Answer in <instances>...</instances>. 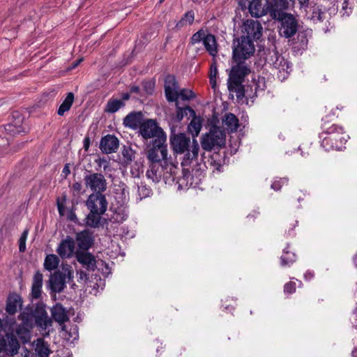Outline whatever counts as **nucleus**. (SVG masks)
<instances>
[{
  "mask_svg": "<svg viewBox=\"0 0 357 357\" xmlns=\"http://www.w3.org/2000/svg\"><path fill=\"white\" fill-rule=\"evenodd\" d=\"M170 144L174 153H185L182 165H188L192 160L197 159L199 151V145L195 139L191 143L190 137L183 133L173 134L170 137Z\"/></svg>",
  "mask_w": 357,
  "mask_h": 357,
  "instance_id": "obj_1",
  "label": "nucleus"
},
{
  "mask_svg": "<svg viewBox=\"0 0 357 357\" xmlns=\"http://www.w3.org/2000/svg\"><path fill=\"white\" fill-rule=\"evenodd\" d=\"M255 52L253 41L242 36L233 42L232 58L234 61H242L249 59Z\"/></svg>",
  "mask_w": 357,
  "mask_h": 357,
  "instance_id": "obj_2",
  "label": "nucleus"
},
{
  "mask_svg": "<svg viewBox=\"0 0 357 357\" xmlns=\"http://www.w3.org/2000/svg\"><path fill=\"white\" fill-rule=\"evenodd\" d=\"M73 274L71 266L62 264L61 268L50 275L49 282L51 289L54 292H61L65 289L66 282H70L73 279Z\"/></svg>",
  "mask_w": 357,
  "mask_h": 357,
  "instance_id": "obj_3",
  "label": "nucleus"
},
{
  "mask_svg": "<svg viewBox=\"0 0 357 357\" xmlns=\"http://www.w3.org/2000/svg\"><path fill=\"white\" fill-rule=\"evenodd\" d=\"M226 135L220 128L214 126L202 137L201 145L204 150L211 151L215 148H221L225 144Z\"/></svg>",
  "mask_w": 357,
  "mask_h": 357,
  "instance_id": "obj_4",
  "label": "nucleus"
},
{
  "mask_svg": "<svg viewBox=\"0 0 357 357\" xmlns=\"http://www.w3.org/2000/svg\"><path fill=\"white\" fill-rule=\"evenodd\" d=\"M324 129L325 132L332 136L328 137H325L322 142V146L326 150L329 151L331 149H336L340 150L342 148L341 144H338L337 141L340 140V144L342 142H347V135L340 136V135H343V128L337 125H332L330 127H326V125L324 126Z\"/></svg>",
  "mask_w": 357,
  "mask_h": 357,
  "instance_id": "obj_5",
  "label": "nucleus"
},
{
  "mask_svg": "<svg viewBox=\"0 0 357 357\" xmlns=\"http://www.w3.org/2000/svg\"><path fill=\"white\" fill-rule=\"evenodd\" d=\"M167 139H152L150 148L146 151L149 163L162 162L167 158Z\"/></svg>",
  "mask_w": 357,
  "mask_h": 357,
  "instance_id": "obj_6",
  "label": "nucleus"
},
{
  "mask_svg": "<svg viewBox=\"0 0 357 357\" xmlns=\"http://www.w3.org/2000/svg\"><path fill=\"white\" fill-rule=\"evenodd\" d=\"M139 132L145 140L149 139H167L165 132L158 125L157 122L153 119H147L142 122L139 126Z\"/></svg>",
  "mask_w": 357,
  "mask_h": 357,
  "instance_id": "obj_7",
  "label": "nucleus"
},
{
  "mask_svg": "<svg viewBox=\"0 0 357 357\" xmlns=\"http://www.w3.org/2000/svg\"><path fill=\"white\" fill-rule=\"evenodd\" d=\"M20 344L16 336L11 332L0 334V354L14 356L19 353Z\"/></svg>",
  "mask_w": 357,
  "mask_h": 357,
  "instance_id": "obj_8",
  "label": "nucleus"
},
{
  "mask_svg": "<svg viewBox=\"0 0 357 357\" xmlns=\"http://www.w3.org/2000/svg\"><path fill=\"white\" fill-rule=\"evenodd\" d=\"M84 181L86 188L90 189L93 193H103L107 190V181L100 173L90 172L84 176Z\"/></svg>",
  "mask_w": 357,
  "mask_h": 357,
  "instance_id": "obj_9",
  "label": "nucleus"
},
{
  "mask_svg": "<svg viewBox=\"0 0 357 357\" xmlns=\"http://www.w3.org/2000/svg\"><path fill=\"white\" fill-rule=\"evenodd\" d=\"M278 26L279 34L285 38H290L297 33L298 29V22L297 19L292 15L289 14L279 20Z\"/></svg>",
  "mask_w": 357,
  "mask_h": 357,
  "instance_id": "obj_10",
  "label": "nucleus"
},
{
  "mask_svg": "<svg viewBox=\"0 0 357 357\" xmlns=\"http://www.w3.org/2000/svg\"><path fill=\"white\" fill-rule=\"evenodd\" d=\"M89 211L105 213L108 202L103 193H91L85 202Z\"/></svg>",
  "mask_w": 357,
  "mask_h": 357,
  "instance_id": "obj_11",
  "label": "nucleus"
},
{
  "mask_svg": "<svg viewBox=\"0 0 357 357\" xmlns=\"http://www.w3.org/2000/svg\"><path fill=\"white\" fill-rule=\"evenodd\" d=\"M288 7L286 0L266 1L267 14H269L273 20H279L284 15H289L285 12Z\"/></svg>",
  "mask_w": 357,
  "mask_h": 357,
  "instance_id": "obj_12",
  "label": "nucleus"
},
{
  "mask_svg": "<svg viewBox=\"0 0 357 357\" xmlns=\"http://www.w3.org/2000/svg\"><path fill=\"white\" fill-rule=\"evenodd\" d=\"M33 318L36 324L41 330L46 331L52 326V320L48 316V314L43 306L37 305L33 311Z\"/></svg>",
  "mask_w": 357,
  "mask_h": 357,
  "instance_id": "obj_13",
  "label": "nucleus"
},
{
  "mask_svg": "<svg viewBox=\"0 0 357 357\" xmlns=\"http://www.w3.org/2000/svg\"><path fill=\"white\" fill-rule=\"evenodd\" d=\"M179 86L174 75H169L165 79V93L169 102H177Z\"/></svg>",
  "mask_w": 357,
  "mask_h": 357,
  "instance_id": "obj_14",
  "label": "nucleus"
},
{
  "mask_svg": "<svg viewBox=\"0 0 357 357\" xmlns=\"http://www.w3.org/2000/svg\"><path fill=\"white\" fill-rule=\"evenodd\" d=\"M262 26L259 22L253 20H249L244 22L243 32L245 33V37L250 40H258L262 36Z\"/></svg>",
  "mask_w": 357,
  "mask_h": 357,
  "instance_id": "obj_15",
  "label": "nucleus"
},
{
  "mask_svg": "<svg viewBox=\"0 0 357 357\" xmlns=\"http://www.w3.org/2000/svg\"><path fill=\"white\" fill-rule=\"evenodd\" d=\"M234 62L236 64L231 67L229 78L243 82L245 77L250 73V69L245 61Z\"/></svg>",
  "mask_w": 357,
  "mask_h": 357,
  "instance_id": "obj_16",
  "label": "nucleus"
},
{
  "mask_svg": "<svg viewBox=\"0 0 357 357\" xmlns=\"http://www.w3.org/2000/svg\"><path fill=\"white\" fill-rule=\"evenodd\" d=\"M119 146V142L116 137L112 135H107L102 138L100 143L101 151L107 154L116 151Z\"/></svg>",
  "mask_w": 357,
  "mask_h": 357,
  "instance_id": "obj_17",
  "label": "nucleus"
},
{
  "mask_svg": "<svg viewBox=\"0 0 357 357\" xmlns=\"http://www.w3.org/2000/svg\"><path fill=\"white\" fill-rule=\"evenodd\" d=\"M75 257L77 261L88 271H94L96 270V260L92 254L86 252H77Z\"/></svg>",
  "mask_w": 357,
  "mask_h": 357,
  "instance_id": "obj_18",
  "label": "nucleus"
},
{
  "mask_svg": "<svg viewBox=\"0 0 357 357\" xmlns=\"http://www.w3.org/2000/svg\"><path fill=\"white\" fill-rule=\"evenodd\" d=\"M306 15L307 19L314 23L321 22L326 18V8L320 5L315 4L308 8Z\"/></svg>",
  "mask_w": 357,
  "mask_h": 357,
  "instance_id": "obj_19",
  "label": "nucleus"
},
{
  "mask_svg": "<svg viewBox=\"0 0 357 357\" xmlns=\"http://www.w3.org/2000/svg\"><path fill=\"white\" fill-rule=\"evenodd\" d=\"M146 176L154 183H158L164 179V169L162 162L149 163V167L146 171Z\"/></svg>",
  "mask_w": 357,
  "mask_h": 357,
  "instance_id": "obj_20",
  "label": "nucleus"
},
{
  "mask_svg": "<svg viewBox=\"0 0 357 357\" xmlns=\"http://www.w3.org/2000/svg\"><path fill=\"white\" fill-rule=\"evenodd\" d=\"M75 250V241L72 238L68 237L59 245L56 252L62 258L70 257Z\"/></svg>",
  "mask_w": 357,
  "mask_h": 357,
  "instance_id": "obj_21",
  "label": "nucleus"
},
{
  "mask_svg": "<svg viewBox=\"0 0 357 357\" xmlns=\"http://www.w3.org/2000/svg\"><path fill=\"white\" fill-rule=\"evenodd\" d=\"M76 241L79 248L86 251L93 245V239L91 232L84 230L76 234Z\"/></svg>",
  "mask_w": 357,
  "mask_h": 357,
  "instance_id": "obj_22",
  "label": "nucleus"
},
{
  "mask_svg": "<svg viewBox=\"0 0 357 357\" xmlns=\"http://www.w3.org/2000/svg\"><path fill=\"white\" fill-rule=\"evenodd\" d=\"M22 305V300L20 295L17 294H9L6 301V311L9 314H15L18 308L21 307Z\"/></svg>",
  "mask_w": 357,
  "mask_h": 357,
  "instance_id": "obj_23",
  "label": "nucleus"
},
{
  "mask_svg": "<svg viewBox=\"0 0 357 357\" xmlns=\"http://www.w3.org/2000/svg\"><path fill=\"white\" fill-rule=\"evenodd\" d=\"M51 314L54 320L60 325L63 324L69 320L66 309L60 303H56L51 309Z\"/></svg>",
  "mask_w": 357,
  "mask_h": 357,
  "instance_id": "obj_24",
  "label": "nucleus"
},
{
  "mask_svg": "<svg viewBox=\"0 0 357 357\" xmlns=\"http://www.w3.org/2000/svg\"><path fill=\"white\" fill-rule=\"evenodd\" d=\"M248 10L250 15L256 18L267 15L266 3L263 5L261 0H252Z\"/></svg>",
  "mask_w": 357,
  "mask_h": 357,
  "instance_id": "obj_25",
  "label": "nucleus"
},
{
  "mask_svg": "<svg viewBox=\"0 0 357 357\" xmlns=\"http://www.w3.org/2000/svg\"><path fill=\"white\" fill-rule=\"evenodd\" d=\"M267 59L268 62L280 72L285 71L288 68L287 61L276 52H273Z\"/></svg>",
  "mask_w": 357,
  "mask_h": 357,
  "instance_id": "obj_26",
  "label": "nucleus"
},
{
  "mask_svg": "<svg viewBox=\"0 0 357 357\" xmlns=\"http://www.w3.org/2000/svg\"><path fill=\"white\" fill-rule=\"evenodd\" d=\"M162 167L164 169V181L165 183L171 178H172V180H174V177L178 172L177 164L172 162L170 161L169 158H167L165 160H163Z\"/></svg>",
  "mask_w": 357,
  "mask_h": 357,
  "instance_id": "obj_27",
  "label": "nucleus"
},
{
  "mask_svg": "<svg viewBox=\"0 0 357 357\" xmlns=\"http://www.w3.org/2000/svg\"><path fill=\"white\" fill-rule=\"evenodd\" d=\"M43 278V274L39 271H36L33 275L31 286V296L34 299H38L40 297Z\"/></svg>",
  "mask_w": 357,
  "mask_h": 357,
  "instance_id": "obj_28",
  "label": "nucleus"
},
{
  "mask_svg": "<svg viewBox=\"0 0 357 357\" xmlns=\"http://www.w3.org/2000/svg\"><path fill=\"white\" fill-rule=\"evenodd\" d=\"M222 124L225 129L229 132H234L239 127L238 118L232 113L226 114L222 119Z\"/></svg>",
  "mask_w": 357,
  "mask_h": 357,
  "instance_id": "obj_29",
  "label": "nucleus"
},
{
  "mask_svg": "<svg viewBox=\"0 0 357 357\" xmlns=\"http://www.w3.org/2000/svg\"><path fill=\"white\" fill-rule=\"evenodd\" d=\"M142 112H132L127 115L123 119V124L126 127H129L133 129L139 128L142 123Z\"/></svg>",
  "mask_w": 357,
  "mask_h": 357,
  "instance_id": "obj_30",
  "label": "nucleus"
},
{
  "mask_svg": "<svg viewBox=\"0 0 357 357\" xmlns=\"http://www.w3.org/2000/svg\"><path fill=\"white\" fill-rule=\"evenodd\" d=\"M227 87L231 93H235L238 99H242L245 96V89L242 82L228 79Z\"/></svg>",
  "mask_w": 357,
  "mask_h": 357,
  "instance_id": "obj_31",
  "label": "nucleus"
},
{
  "mask_svg": "<svg viewBox=\"0 0 357 357\" xmlns=\"http://www.w3.org/2000/svg\"><path fill=\"white\" fill-rule=\"evenodd\" d=\"M105 213L89 211L84 219L85 225L91 228H97L100 225L102 215Z\"/></svg>",
  "mask_w": 357,
  "mask_h": 357,
  "instance_id": "obj_32",
  "label": "nucleus"
},
{
  "mask_svg": "<svg viewBox=\"0 0 357 357\" xmlns=\"http://www.w3.org/2000/svg\"><path fill=\"white\" fill-rule=\"evenodd\" d=\"M203 44L210 55L215 56L217 54V42L213 35L207 34L204 38Z\"/></svg>",
  "mask_w": 357,
  "mask_h": 357,
  "instance_id": "obj_33",
  "label": "nucleus"
},
{
  "mask_svg": "<svg viewBox=\"0 0 357 357\" xmlns=\"http://www.w3.org/2000/svg\"><path fill=\"white\" fill-rule=\"evenodd\" d=\"M35 351L37 357H48L52 352L49 344L43 338L37 339Z\"/></svg>",
  "mask_w": 357,
  "mask_h": 357,
  "instance_id": "obj_34",
  "label": "nucleus"
},
{
  "mask_svg": "<svg viewBox=\"0 0 357 357\" xmlns=\"http://www.w3.org/2000/svg\"><path fill=\"white\" fill-rule=\"evenodd\" d=\"M190 124L188 125V131L192 135L193 137H197L200 132L202 127V120L199 117H197L195 115L192 116Z\"/></svg>",
  "mask_w": 357,
  "mask_h": 357,
  "instance_id": "obj_35",
  "label": "nucleus"
},
{
  "mask_svg": "<svg viewBox=\"0 0 357 357\" xmlns=\"http://www.w3.org/2000/svg\"><path fill=\"white\" fill-rule=\"evenodd\" d=\"M60 260L56 255H47L44 261V268L47 271H52L58 268Z\"/></svg>",
  "mask_w": 357,
  "mask_h": 357,
  "instance_id": "obj_36",
  "label": "nucleus"
},
{
  "mask_svg": "<svg viewBox=\"0 0 357 357\" xmlns=\"http://www.w3.org/2000/svg\"><path fill=\"white\" fill-rule=\"evenodd\" d=\"M32 326L28 324H20L16 329V335L23 341L26 342L30 338V330Z\"/></svg>",
  "mask_w": 357,
  "mask_h": 357,
  "instance_id": "obj_37",
  "label": "nucleus"
},
{
  "mask_svg": "<svg viewBox=\"0 0 357 357\" xmlns=\"http://www.w3.org/2000/svg\"><path fill=\"white\" fill-rule=\"evenodd\" d=\"M74 100V95L73 93L70 92L68 93L66 98L63 100V102L61 103V105L59 106V109L57 111V114L59 116H63L64 113L67 111H68Z\"/></svg>",
  "mask_w": 357,
  "mask_h": 357,
  "instance_id": "obj_38",
  "label": "nucleus"
},
{
  "mask_svg": "<svg viewBox=\"0 0 357 357\" xmlns=\"http://www.w3.org/2000/svg\"><path fill=\"white\" fill-rule=\"evenodd\" d=\"M125 103L121 100L110 99L108 100L105 111L108 113H114L120 108L124 107Z\"/></svg>",
  "mask_w": 357,
  "mask_h": 357,
  "instance_id": "obj_39",
  "label": "nucleus"
},
{
  "mask_svg": "<svg viewBox=\"0 0 357 357\" xmlns=\"http://www.w3.org/2000/svg\"><path fill=\"white\" fill-rule=\"evenodd\" d=\"M195 19L194 12L192 10L188 11L182 18L176 24V28L180 29L184 26L190 25L192 24Z\"/></svg>",
  "mask_w": 357,
  "mask_h": 357,
  "instance_id": "obj_40",
  "label": "nucleus"
},
{
  "mask_svg": "<svg viewBox=\"0 0 357 357\" xmlns=\"http://www.w3.org/2000/svg\"><path fill=\"white\" fill-rule=\"evenodd\" d=\"M176 106V119L178 121H181L184 116L190 114V116L195 115V112L190 107H185L184 108L178 106V101L175 102Z\"/></svg>",
  "mask_w": 357,
  "mask_h": 357,
  "instance_id": "obj_41",
  "label": "nucleus"
},
{
  "mask_svg": "<svg viewBox=\"0 0 357 357\" xmlns=\"http://www.w3.org/2000/svg\"><path fill=\"white\" fill-rule=\"evenodd\" d=\"M286 248L281 257V262L282 266H289L296 261V255L289 252Z\"/></svg>",
  "mask_w": 357,
  "mask_h": 357,
  "instance_id": "obj_42",
  "label": "nucleus"
},
{
  "mask_svg": "<svg viewBox=\"0 0 357 357\" xmlns=\"http://www.w3.org/2000/svg\"><path fill=\"white\" fill-rule=\"evenodd\" d=\"M128 215L123 210L116 211L110 217L109 221L113 223H122L127 219Z\"/></svg>",
  "mask_w": 357,
  "mask_h": 357,
  "instance_id": "obj_43",
  "label": "nucleus"
},
{
  "mask_svg": "<svg viewBox=\"0 0 357 357\" xmlns=\"http://www.w3.org/2000/svg\"><path fill=\"white\" fill-rule=\"evenodd\" d=\"M32 318H33V312H30L28 310H25L22 312L19 316L18 319L22 321L21 324H28L32 326Z\"/></svg>",
  "mask_w": 357,
  "mask_h": 357,
  "instance_id": "obj_44",
  "label": "nucleus"
},
{
  "mask_svg": "<svg viewBox=\"0 0 357 357\" xmlns=\"http://www.w3.org/2000/svg\"><path fill=\"white\" fill-rule=\"evenodd\" d=\"M5 130L6 133L10 136H15L24 132V129L20 126H17L11 123L6 125Z\"/></svg>",
  "mask_w": 357,
  "mask_h": 357,
  "instance_id": "obj_45",
  "label": "nucleus"
},
{
  "mask_svg": "<svg viewBox=\"0 0 357 357\" xmlns=\"http://www.w3.org/2000/svg\"><path fill=\"white\" fill-rule=\"evenodd\" d=\"M122 156L123 162L129 164L135 158V151L130 148L124 147L122 151Z\"/></svg>",
  "mask_w": 357,
  "mask_h": 357,
  "instance_id": "obj_46",
  "label": "nucleus"
},
{
  "mask_svg": "<svg viewBox=\"0 0 357 357\" xmlns=\"http://www.w3.org/2000/svg\"><path fill=\"white\" fill-rule=\"evenodd\" d=\"M151 194V189L143 183L138 185V196L139 199L149 197Z\"/></svg>",
  "mask_w": 357,
  "mask_h": 357,
  "instance_id": "obj_47",
  "label": "nucleus"
},
{
  "mask_svg": "<svg viewBox=\"0 0 357 357\" xmlns=\"http://www.w3.org/2000/svg\"><path fill=\"white\" fill-rule=\"evenodd\" d=\"M195 97V94L192 90L188 89H183L178 91V98L183 100H189Z\"/></svg>",
  "mask_w": 357,
  "mask_h": 357,
  "instance_id": "obj_48",
  "label": "nucleus"
},
{
  "mask_svg": "<svg viewBox=\"0 0 357 357\" xmlns=\"http://www.w3.org/2000/svg\"><path fill=\"white\" fill-rule=\"evenodd\" d=\"M205 36L204 32L202 30H199L192 35L191 38V43L192 45H195L201 41L203 42Z\"/></svg>",
  "mask_w": 357,
  "mask_h": 357,
  "instance_id": "obj_49",
  "label": "nucleus"
},
{
  "mask_svg": "<svg viewBox=\"0 0 357 357\" xmlns=\"http://www.w3.org/2000/svg\"><path fill=\"white\" fill-rule=\"evenodd\" d=\"M218 74V69L215 63H213L211 66V73H210V83L213 88L215 85V78Z\"/></svg>",
  "mask_w": 357,
  "mask_h": 357,
  "instance_id": "obj_50",
  "label": "nucleus"
},
{
  "mask_svg": "<svg viewBox=\"0 0 357 357\" xmlns=\"http://www.w3.org/2000/svg\"><path fill=\"white\" fill-rule=\"evenodd\" d=\"M154 82L152 81H145L142 82L143 90L147 94H152L154 91Z\"/></svg>",
  "mask_w": 357,
  "mask_h": 357,
  "instance_id": "obj_51",
  "label": "nucleus"
},
{
  "mask_svg": "<svg viewBox=\"0 0 357 357\" xmlns=\"http://www.w3.org/2000/svg\"><path fill=\"white\" fill-rule=\"evenodd\" d=\"M296 291V283L294 282H289L285 284L284 287V291L287 294H292Z\"/></svg>",
  "mask_w": 357,
  "mask_h": 357,
  "instance_id": "obj_52",
  "label": "nucleus"
},
{
  "mask_svg": "<svg viewBox=\"0 0 357 357\" xmlns=\"http://www.w3.org/2000/svg\"><path fill=\"white\" fill-rule=\"evenodd\" d=\"M70 188L74 195H79L82 190V185L79 182L74 183Z\"/></svg>",
  "mask_w": 357,
  "mask_h": 357,
  "instance_id": "obj_53",
  "label": "nucleus"
},
{
  "mask_svg": "<svg viewBox=\"0 0 357 357\" xmlns=\"http://www.w3.org/2000/svg\"><path fill=\"white\" fill-rule=\"evenodd\" d=\"M77 274L78 275V279H77L78 282H84V283L86 282V281L89 279V276L86 272H84V271L79 270V271H77Z\"/></svg>",
  "mask_w": 357,
  "mask_h": 357,
  "instance_id": "obj_54",
  "label": "nucleus"
},
{
  "mask_svg": "<svg viewBox=\"0 0 357 357\" xmlns=\"http://www.w3.org/2000/svg\"><path fill=\"white\" fill-rule=\"evenodd\" d=\"M285 183V180L280 178L279 181H275L271 185V188L274 190H279L282 188V185Z\"/></svg>",
  "mask_w": 357,
  "mask_h": 357,
  "instance_id": "obj_55",
  "label": "nucleus"
},
{
  "mask_svg": "<svg viewBox=\"0 0 357 357\" xmlns=\"http://www.w3.org/2000/svg\"><path fill=\"white\" fill-rule=\"evenodd\" d=\"M96 162L100 166H102L103 165V169L104 170H106L107 168L108 167V162L107 161V160L105 158H98L96 160Z\"/></svg>",
  "mask_w": 357,
  "mask_h": 357,
  "instance_id": "obj_56",
  "label": "nucleus"
},
{
  "mask_svg": "<svg viewBox=\"0 0 357 357\" xmlns=\"http://www.w3.org/2000/svg\"><path fill=\"white\" fill-rule=\"evenodd\" d=\"M348 5H349V0H343L342 8L345 10V13H344V15H345V14L347 15H349V12L347 11Z\"/></svg>",
  "mask_w": 357,
  "mask_h": 357,
  "instance_id": "obj_57",
  "label": "nucleus"
},
{
  "mask_svg": "<svg viewBox=\"0 0 357 357\" xmlns=\"http://www.w3.org/2000/svg\"><path fill=\"white\" fill-rule=\"evenodd\" d=\"M62 173L63 174H64V176L66 177L67 176H68L70 173V167H69V164H66L63 169V171H62Z\"/></svg>",
  "mask_w": 357,
  "mask_h": 357,
  "instance_id": "obj_58",
  "label": "nucleus"
},
{
  "mask_svg": "<svg viewBox=\"0 0 357 357\" xmlns=\"http://www.w3.org/2000/svg\"><path fill=\"white\" fill-rule=\"evenodd\" d=\"M19 250L20 252H24L26 250V243L19 240Z\"/></svg>",
  "mask_w": 357,
  "mask_h": 357,
  "instance_id": "obj_59",
  "label": "nucleus"
},
{
  "mask_svg": "<svg viewBox=\"0 0 357 357\" xmlns=\"http://www.w3.org/2000/svg\"><path fill=\"white\" fill-rule=\"evenodd\" d=\"M27 236H28V230H27V229H25V230L22 232V235H21V236H20V239H19V240H20L21 241H24V242L26 243V241Z\"/></svg>",
  "mask_w": 357,
  "mask_h": 357,
  "instance_id": "obj_60",
  "label": "nucleus"
},
{
  "mask_svg": "<svg viewBox=\"0 0 357 357\" xmlns=\"http://www.w3.org/2000/svg\"><path fill=\"white\" fill-rule=\"evenodd\" d=\"M8 144V139L0 137V147H4Z\"/></svg>",
  "mask_w": 357,
  "mask_h": 357,
  "instance_id": "obj_61",
  "label": "nucleus"
},
{
  "mask_svg": "<svg viewBox=\"0 0 357 357\" xmlns=\"http://www.w3.org/2000/svg\"><path fill=\"white\" fill-rule=\"evenodd\" d=\"M90 144V140L89 137H86L84 140V148L85 150H88Z\"/></svg>",
  "mask_w": 357,
  "mask_h": 357,
  "instance_id": "obj_62",
  "label": "nucleus"
},
{
  "mask_svg": "<svg viewBox=\"0 0 357 357\" xmlns=\"http://www.w3.org/2000/svg\"><path fill=\"white\" fill-rule=\"evenodd\" d=\"M139 91H140V89L137 86H132L130 88V93H138L139 92Z\"/></svg>",
  "mask_w": 357,
  "mask_h": 357,
  "instance_id": "obj_63",
  "label": "nucleus"
},
{
  "mask_svg": "<svg viewBox=\"0 0 357 357\" xmlns=\"http://www.w3.org/2000/svg\"><path fill=\"white\" fill-rule=\"evenodd\" d=\"M82 61V59H80L79 60H77L76 61H74L71 64V69L75 68Z\"/></svg>",
  "mask_w": 357,
  "mask_h": 357,
  "instance_id": "obj_64",
  "label": "nucleus"
}]
</instances>
